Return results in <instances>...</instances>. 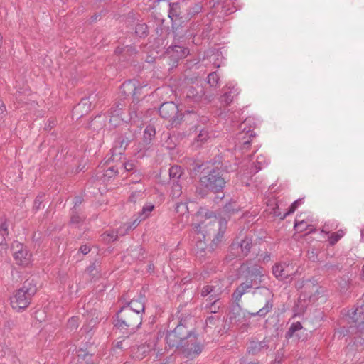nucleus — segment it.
<instances>
[{
	"label": "nucleus",
	"mask_w": 364,
	"mask_h": 364,
	"mask_svg": "<svg viewBox=\"0 0 364 364\" xmlns=\"http://www.w3.org/2000/svg\"><path fill=\"white\" fill-rule=\"evenodd\" d=\"M116 317L114 326L121 330H127V333L129 334H134L142 322V315L128 308H120Z\"/></svg>",
	"instance_id": "obj_7"
},
{
	"label": "nucleus",
	"mask_w": 364,
	"mask_h": 364,
	"mask_svg": "<svg viewBox=\"0 0 364 364\" xmlns=\"http://www.w3.org/2000/svg\"><path fill=\"white\" fill-rule=\"evenodd\" d=\"M302 328H303L302 325L299 321L291 323L289 328L288 329V331L286 333V335H285L286 338L289 339L290 338H292L296 334V336L299 337V339H300L299 334L297 333V332L301 331Z\"/></svg>",
	"instance_id": "obj_36"
},
{
	"label": "nucleus",
	"mask_w": 364,
	"mask_h": 364,
	"mask_svg": "<svg viewBox=\"0 0 364 364\" xmlns=\"http://www.w3.org/2000/svg\"><path fill=\"white\" fill-rule=\"evenodd\" d=\"M187 1L186 0L168 3V18L172 22V27L186 21V9Z\"/></svg>",
	"instance_id": "obj_11"
},
{
	"label": "nucleus",
	"mask_w": 364,
	"mask_h": 364,
	"mask_svg": "<svg viewBox=\"0 0 364 364\" xmlns=\"http://www.w3.org/2000/svg\"><path fill=\"white\" fill-rule=\"evenodd\" d=\"M154 208V205L152 204H149L144 206L141 211L138 213V215L133 220L132 223H127L125 224L126 231L127 232L136 228L142 220H144L149 217Z\"/></svg>",
	"instance_id": "obj_17"
},
{
	"label": "nucleus",
	"mask_w": 364,
	"mask_h": 364,
	"mask_svg": "<svg viewBox=\"0 0 364 364\" xmlns=\"http://www.w3.org/2000/svg\"><path fill=\"white\" fill-rule=\"evenodd\" d=\"M135 132L136 130L132 129L131 126L127 123L123 124L117 130L114 139L115 146L109 151L111 156L107 159V163L121 159L127 147L135 139Z\"/></svg>",
	"instance_id": "obj_5"
},
{
	"label": "nucleus",
	"mask_w": 364,
	"mask_h": 364,
	"mask_svg": "<svg viewBox=\"0 0 364 364\" xmlns=\"http://www.w3.org/2000/svg\"><path fill=\"white\" fill-rule=\"evenodd\" d=\"M126 104L123 100H119L116 102L113 106L110 108L109 112L111 115V119L109 120V122L112 124L113 119L114 117H118L122 115V111L124 108L125 107Z\"/></svg>",
	"instance_id": "obj_28"
},
{
	"label": "nucleus",
	"mask_w": 364,
	"mask_h": 364,
	"mask_svg": "<svg viewBox=\"0 0 364 364\" xmlns=\"http://www.w3.org/2000/svg\"><path fill=\"white\" fill-rule=\"evenodd\" d=\"M155 346L154 341L146 342L141 345H134L130 351V355L132 358L141 360L144 358L146 355L154 350Z\"/></svg>",
	"instance_id": "obj_16"
},
{
	"label": "nucleus",
	"mask_w": 364,
	"mask_h": 364,
	"mask_svg": "<svg viewBox=\"0 0 364 364\" xmlns=\"http://www.w3.org/2000/svg\"><path fill=\"white\" fill-rule=\"evenodd\" d=\"M347 317L351 320L348 325L340 326L335 331L338 338H351L353 344L360 346L364 344V300L355 309L348 311Z\"/></svg>",
	"instance_id": "obj_4"
},
{
	"label": "nucleus",
	"mask_w": 364,
	"mask_h": 364,
	"mask_svg": "<svg viewBox=\"0 0 364 364\" xmlns=\"http://www.w3.org/2000/svg\"><path fill=\"white\" fill-rule=\"evenodd\" d=\"M252 247L251 237L245 236L240 242L233 241L229 247L228 254L225 259L227 262L232 261L235 258H243L248 255Z\"/></svg>",
	"instance_id": "obj_9"
},
{
	"label": "nucleus",
	"mask_w": 364,
	"mask_h": 364,
	"mask_svg": "<svg viewBox=\"0 0 364 364\" xmlns=\"http://www.w3.org/2000/svg\"><path fill=\"white\" fill-rule=\"evenodd\" d=\"M311 286L313 287H315L314 283L310 279H308V280H306V281L297 282L296 284V287L298 289H303L304 288L305 293H306L307 289L310 288Z\"/></svg>",
	"instance_id": "obj_46"
},
{
	"label": "nucleus",
	"mask_w": 364,
	"mask_h": 364,
	"mask_svg": "<svg viewBox=\"0 0 364 364\" xmlns=\"http://www.w3.org/2000/svg\"><path fill=\"white\" fill-rule=\"evenodd\" d=\"M254 128L255 123L252 122V119L248 117L240 124V132L238 133H244V134H247L250 137H255L256 134L254 132Z\"/></svg>",
	"instance_id": "obj_21"
},
{
	"label": "nucleus",
	"mask_w": 364,
	"mask_h": 364,
	"mask_svg": "<svg viewBox=\"0 0 364 364\" xmlns=\"http://www.w3.org/2000/svg\"><path fill=\"white\" fill-rule=\"evenodd\" d=\"M183 94L187 103H198L203 99L205 90L202 85L196 84L186 87Z\"/></svg>",
	"instance_id": "obj_14"
},
{
	"label": "nucleus",
	"mask_w": 364,
	"mask_h": 364,
	"mask_svg": "<svg viewBox=\"0 0 364 364\" xmlns=\"http://www.w3.org/2000/svg\"><path fill=\"white\" fill-rule=\"evenodd\" d=\"M253 288L251 284H248V282H244L241 283L233 291L232 298L235 302L238 303L242 296L250 289Z\"/></svg>",
	"instance_id": "obj_22"
},
{
	"label": "nucleus",
	"mask_w": 364,
	"mask_h": 364,
	"mask_svg": "<svg viewBox=\"0 0 364 364\" xmlns=\"http://www.w3.org/2000/svg\"><path fill=\"white\" fill-rule=\"evenodd\" d=\"M139 102L132 100L129 109V114L130 119L135 120V119H141L143 117V112L139 110Z\"/></svg>",
	"instance_id": "obj_32"
},
{
	"label": "nucleus",
	"mask_w": 364,
	"mask_h": 364,
	"mask_svg": "<svg viewBox=\"0 0 364 364\" xmlns=\"http://www.w3.org/2000/svg\"><path fill=\"white\" fill-rule=\"evenodd\" d=\"M156 135V130L154 126L149 125L144 131L143 143L144 146H148L151 144L152 139Z\"/></svg>",
	"instance_id": "obj_35"
},
{
	"label": "nucleus",
	"mask_w": 364,
	"mask_h": 364,
	"mask_svg": "<svg viewBox=\"0 0 364 364\" xmlns=\"http://www.w3.org/2000/svg\"><path fill=\"white\" fill-rule=\"evenodd\" d=\"M78 318L77 317L73 316L70 318L67 323V328L70 329V331L76 330L78 327Z\"/></svg>",
	"instance_id": "obj_47"
},
{
	"label": "nucleus",
	"mask_w": 364,
	"mask_h": 364,
	"mask_svg": "<svg viewBox=\"0 0 364 364\" xmlns=\"http://www.w3.org/2000/svg\"><path fill=\"white\" fill-rule=\"evenodd\" d=\"M120 168L127 172H133L134 171V169H137L136 164L133 161L123 162Z\"/></svg>",
	"instance_id": "obj_44"
},
{
	"label": "nucleus",
	"mask_w": 364,
	"mask_h": 364,
	"mask_svg": "<svg viewBox=\"0 0 364 364\" xmlns=\"http://www.w3.org/2000/svg\"><path fill=\"white\" fill-rule=\"evenodd\" d=\"M195 114L198 116L197 118H195L194 117H189L188 118L186 119V121H188V120H196V121L201 122L203 124H205L208 121V118L207 117H205V116H200L197 113H195Z\"/></svg>",
	"instance_id": "obj_55"
},
{
	"label": "nucleus",
	"mask_w": 364,
	"mask_h": 364,
	"mask_svg": "<svg viewBox=\"0 0 364 364\" xmlns=\"http://www.w3.org/2000/svg\"><path fill=\"white\" fill-rule=\"evenodd\" d=\"M132 334L127 333L123 339L117 341L114 346L115 348L122 349L123 350L130 349L132 350V348L133 346V339L131 338Z\"/></svg>",
	"instance_id": "obj_34"
},
{
	"label": "nucleus",
	"mask_w": 364,
	"mask_h": 364,
	"mask_svg": "<svg viewBox=\"0 0 364 364\" xmlns=\"http://www.w3.org/2000/svg\"><path fill=\"white\" fill-rule=\"evenodd\" d=\"M188 53L189 50L187 47L179 45H172L166 50V55L172 61L173 66L177 64L180 60L186 58Z\"/></svg>",
	"instance_id": "obj_15"
},
{
	"label": "nucleus",
	"mask_w": 364,
	"mask_h": 364,
	"mask_svg": "<svg viewBox=\"0 0 364 364\" xmlns=\"http://www.w3.org/2000/svg\"><path fill=\"white\" fill-rule=\"evenodd\" d=\"M298 205L297 203H292L291 205L289 207L287 211L282 215L280 218V220H284L287 216L292 214L297 209Z\"/></svg>",
	"instance_id": "obj_50"
},
{
	"label": "nucleus",
	"mask_w": 364,
	"mask_h": 364,
	"mask_svg": "<svg viewBox=\"0 0 364 364\" xmlns=\"http://www.w3.org/2000/svg\"><path fill=\"white\" fill-rule=\"evenodd\" d=\"M296 272L297 269L292 264L287 262L277 264L272 268V272L275 277L286 283L292 280L293 276Z\"/></svg>",
	"instance_id": "obj_12"
},
{
	"label": "nucleus",
	"mask_w": 364,
	"mask_h": 364,
	"mask_svg": "<svg viewBox=\"0 0 364 364\" xmlns=\"http://www.w3.org/2000/svg\"><path fill=\"white\" fill-rule=\"evenodd\" d=\"M239 94V90L237 87H229V90L224 92L223 95L220 97V101L223 103H225L227 105L230 104L234 97L237 96Z\"/></svg>",
	"instance_id": "obj_29"
},
{
	"label": "nucleus",
	"mask_w": 364,
	"mask_h": 364,
	"mask_svg": "<svg viewBox=\"0 0 364 364\" xmlns=\"http://www.w3.org/2000/svg\"><path fill=\"white\" fill-rule=\"evenodd\" d=\"M223 211L227 213H234L235 208L232 207V204L229 203H226L223 207Z\"/></svg>",
	"instance_id": "obj_63"
},
{
	"label": "nucleus",
	"mask_w": 364,
	"mask_h": 364,
	"mask_svg": "<svg viewBox=\"0 0 364 364\" xmlns=\"http://www.w3.org/2000/svg\"><path fill=\"white\" fill-rule=\"evenodd\" d=\"M146 87V85H144L141 83L138 80V85L136 86V89L132 95V98L134 101L140 102V98L141 95H144L143 90Z\"/></svg>",
	"instance_id": "obj_39"
},
{
	"label": "nucleus",
	"mask_w": 364,
	"mask_h": 364,
	"mask_svg": "<svg viewBox=\"0 0 364 364\" xmlns=\"http://www.w3.org/2000/svg\"><path fill=\"white\" fill-rule=\"evenodd\" d=\"M188 210L187 205L186 203H177L176 206V211L180 214H184Z\"/></svg>",
	"instance_id": "obj_53"
},
{
	"label": "nucleus",
	"mask_w": 364,
	"mask_h": 364,
	"mask_svg": "<svg viewBox=\"0 0 364 364\" xmlns=\"http://www.w3.org/2000/svg\"><path fill=\"white\" fill-rule=\"evenodd\" d=\"M56 124L55 119H49L46 124L45 129L46 131L51 130Z\"/></svg>",
	"instance_id": "obj_58"
},
{
	"label": "nucleus",
	"mask_w": 364,
	"mask_h": 364,
	"mask_svg": "<svg viewBox=\"0 0 364 364\" xmlns=\"http://www.w3.org/2000/svg\"><path fill=\"white\" fill-rule=\"evenodd\" d=\"M0 235H3L4 236H7L9 235L8 224L6 220L0 225Z\"/></svg>",
	"instance_id": "obj_54"
},
{
	"label": "nucleus",
	"mask_w": 364,
	"mask_h": 364,
	"mask_svg": "<svg viewBox=\"0 0 364 364\" xmlns=\"http://www.w3.org/2000/svg\"><path fill=\"white\" fill-rule=\"evenodd\" d=\"M228 221L225 218H220L218 219L215 216L213 220L210 221V235L213 234V239L209 245L208 252H213L222 243L224 234L227 229Z\"/></svg>",
	"instance_id": "obj_10"
},
{
	"label": "nucleus",
	"mask_w": 364,
	"mask_h": 364,
	"mask_svg": "<svg viewBox=\"0 0 364 364\" xmlns=\"http://www.w3.org/2000/svg\"><path fill=\"white\" fill-rule=\"evenodd\" d=\"M119 168L116 166H113L107 168L105 171V176H107L109 178H112L114 176H117L119 174Z\"/></svg>",
	"instance_id": "obj_49"
},
{
	"label": "nucleus",
	"mask_w": 364,
	"mask_h": 364,
	"mask_svg": "<svg viewBox=\"0 0 364 364\" xmlns=\"http://www.w3.org/2000/svg\"><path fill=\"white\" fill-rule=\"evenodd\" d=\"M138 85V80L131 79L124 81L119 87V94L124 99L133 95L134 92L136 89V86Z\"/></svg>",
	"instance_id": "obj_19"
},
{
	"label": "nucleus",
	"mask_w": 364,
	"mask_h": 364,
	"mask_svg": "<svg viewBox=\"0 0 364 364\" xmlns=\"http://www.w3.org/2000/svg\"><path fill=\"white\" fill-rule=\"evenodd\" d=\"M220 80L219 75L217 72H212L208 74L207 77V82L211 86L215 87L218 85Z\"/></svg>",
	"instance_id": "obj_41"
},
{
	"label": "nucleus",
	"mask_w": 364,
	"mask_h": 364,
	"mask_svg": "<svg viewBox=\"0 0 364 364\" xmlns=\"http://www.w3.org/2000/svg\"><path fill=\"white\" fill-rule=\"evenodd\" d=\"M193 230L195 233L201 235L203 240H205L207 237H210V223L204 224V223L194 224L193 226Z\"/></svg>",
	"instance_id": "obj_23"
},
{
	"label": "nucleus",
	"mask_w": 364,
	"mask_h": 364,
	"mask_svg": "<svg viewBox=\"0 0 364 364\" xmlns=\"http://www.w3.org/2000/svg\"><path fill=\"white\" fill-rule=\"evenodd\" d=\"M324 269L328 272H336L341 269V267L338 264H333L331 263H326L324 265Z\"/></svg>",
	"instance_id": "obj_52"
},
{
	"label": "nucleus",
	"mask_w": 364,
	"mask_h": 364,
	"mask_svg": "<svg viewBox=\"0 0 364 364\" xmlns=\"http://www.w3.org/2000/svg\"><path fill=\"white\" fill-rule=\"evenodd\" d=\"M203 6L199 0L195 1L193 4L189 7L186 6V21H190L193 17L200 14L203 10Z\"/></svg>",
	"instance_id": "obj_24"
},
{
	"label": "nucleus",
	"mask_w": 364,
	"mask_h": 364,
	"mask_svg": "<svg viewBox=\"0 0 364 364\" xmlns=\"http://www.w3.org/2000/svg\"><path fill=\"white\" fill-rule=\"evenodd\" d=\"M202 239L200 236L198 237V240L196 241V245L193 247V251L196 254V256L200 259L202 260L205 259L207 254V246L205 241H202Z\"/></svg>",
	"instance_id": "obj_27"
},
{
	"label": "nucleus",
	"mask_w": 364,
	"mask_h": 364,
	"mask_svg": "<svg viewBox=\"0 0 364 364\" xmlns=\"http://www.w3.org/2000/svg\"><path fill=\"white\" fill-rule=\"evenodd\" d=\"M11 249L14 250L13 255L17 264L26 266L29 264L31 254L22 243L15 242L12 245Z\"/></svg>",
	"instance_id": "obj_13"
},
{
	"label": "nucleus",
	"mask_w": 364,
	"mask_h": 364,
	"mask_svg": "<svg viewBox=\"0 0 364 364\" xmlns=\"http://www.w3.org/2000/svg\"><path fill=\"white\" fill-rule=\"evenodd\" d=\"M134 33L136 37L144 39L149 35V28L146 23L139 22L135 26Z\"/></svg>",
	"instance_id": "obj_31"
},
{
	"label": "nucleus",
	"mask_w": 364,
	"mask_h": 364,
	"mask_svg": "<svg viewBox=\"0 0 364 364\" xmlns=\"http://www.w3.org/2000/svg\"><path fill=\"white\" fill-rule=\"evenodd\" d=\"M132 252H138V256L136 257L138 259H143L145 258L144 250L141 246H137Z\"/></svg>",
	"instance_id": "obj_57"
},
{
	"label": "nucleus",
	"mask_w": 364,
	"mask_h": 364,
	"mask_svg": "<svg viewBox=\"0 0 364 364\" xmlns=\"http://www.w3.org/2000/svg\"><path fill=\"white\" fill-rule=\"evenodd\" d=\"M221 305L222 304L220 301V299H216V300L209 301V304H206L205 309L210 314H216L218 312Z\"/></svg>",
	"instance_id": "obj_37"
},
{
	"label": "nucleus",
	"mask_w": 364,
	"mask_h": 364,
	"mask_svg": "<svg viewBox=\"0 0 364 364\" xmlns=\"http://www.w3.org/2000/svg\"><path fill=\"white\" fill-rule=\"evenodd\" d=\"M270 340L267 338H264L261 341H250L247 348V353L252 355H256L267 350L269 348Z\"/></svg>",
	"instance_id": "obj_18"
},
{
	"label": "nucleus",
	"mask_w": 364,
	"mask_h": 364,
	"mask_svg": "<svg viewBox=\"0 0 364 364\" xmlns=\"http://www.w3.org/2000/svg\"><path fill=\"white\" fill-rule=\"evenodd\" d=\"M253 137H250L244 133H237L236 136V146L240 149H248Z\"/></svg>",
	"instance_id": "obj_25"
},
{
	"label": "nucleus",
	"mask_w": 364,
	"mask_h": 364,
	"mask_svg": "<svg viewBox=\"0 0 364 364\" xmlns=\"http://www.w3.org/2000/svg\"><path fill=\"white\" fill-rule=\"evenodd\" d=\"M340 240L339 236L336 232H333L328 237V242L331 245H334Z\"/></svg>",
	"instance_id": "obj_56"
},
{
	"label": "nucleus",
	"mask_w": 364,
	"mask_h": 364,
	"mask_svg": "<svg viewBox=\"0 0 364 364\" xmlns=\"http://www.w3.org/2000/svg\"><path fill=\"white\" fill-rule=\"evenodd\" d=\"M338 285L340 291L343 293L346 292L348 290L349 286L348 279L345 277L340 278L338 281Z\"/></svg>",
	"instance_id": "obj_48"
},
{
	"label": "nucleus",
	"mask_w": 364,
	"mask_h": 364,
	"mask_svg": "<svg viewBox=\"0 0 364 364\" xmlns=\"http://www.w3.org/2000/svg\"><path fill=\"white\" fill-rule=\"evenodd\" d=\"M159 113L162 118L168 119L173 127H178L182 122L186 121V119L189 117H198L193 111H187L186 113L179 114L178 106L173 102L163 103L159 109Z\"/></svg>",
	"instance_id": "obj_8"
},
{
	"label": "nucleus",
	"mask_w": 364,
	"mask_h": 364,
	"mask_svg": "<svg viewBox=\"0 0 364 364\" xmlns=\"http://www.w3.org/2000/svg\"><path fill=\"white\" fill-rule=\"evenodd\" d=\"M164 19L162 18H156V21H154L155 25L154 32L156 36L159 37L163 34L165 28V26H164Z\"/></svg>",
	"instance_id": "obj_38"
},
{
	"label": "nucleus",
	"mask_w": 364,
	"mask_h": 364,
	"mask_svg": "<svg viewBox=\"0 0 364 364\" xmlns=\"http://www.w3.org/2000/svg\"><path fill=\"white\" fill-rule=\"evenodd\" d=\"M117 236L114 233L107 234L105 237L104 240H107L108 242H114L117 240Z\"/></svg>",
	"instance_id": "obj_64"
},
{
	"label": "nucleus",
	"mask_w": 364,
	"mask_h": 364,
	"mask_svg": "<svg viewBox=\"0 0 364 364\" xmlns=\"http://www.w3.org/2000/svg\"><path fill=\"white\" fill-rule=\"evenodd\" d=\"M37 289V282L34 277H31L25 280L22 287L16 290L10 299L12 308L17 311L26 309L36 294Z\"/></svg>",
	"instance_id": "obj_6"
},
{
	"label": "nucleus",
	"mask_w": 364,
	"mask_h": 364,
	"mask_svg": "<svg viewBox=\"0 0 364 364\" xmlns=\"http://www.w3.org/2000/svg\"><path fill=\"white\" fill-rule=\"evenodd\" d=\"M305 226H306V223L304 221H301L299 223L296 221L295 224H294V228L297 231H300V232L306 230Z\"/></svg>",
	"instance_id": "obj_59"
},
{
	"label": "nucleus",
	"mask_w": 364,
	"mask_h": 364,
	"mask_svg": "<svg viewBox=\"0 0 364 364\" xmlns=\"http://www.w3.org/2000/svg\"><path fill=\"white\" fill-rule=\"evenodd\" d=\"M214 283L215 284L210 285V296L207 299V301H208L216 300V299H220V296L223 291V285H220V282H215Z\"/></svg>",
	"instance_id": "obj_30"
},
{
	"label": "nucleus",
	"mask_w": 364,
	"mask_h": 364,
	"mask_svg": "<svg viewBox=\"0 0 364 364\" xmlns=\"http://www.w3.org/2000/svg\"><path fill=\"white\" fill-rule=\"evenodd\" d=\"M182 168L179 166H173L169 168L170 183L180 182L183 176Z\"/></svg>",
	"instance_id": "obj_33"
},
{
	"label": "nucleus",
	"mask_w": 364,
	"mask_h": 364,
	"mask_svg": "<svg viewBox=\"0 0 364 364\" xmlns=\"http://www.w3.org/2000/svg\"><path fill=\"white\" fill-rule=\"evenodd\" d=\"M220 320V316H209L207 317L206 320H205V323L206 325H211V326H214L216 324V322L217 321H219Z\"/></svg>",
	"instance_id": "obj_51"
},
{
	"label": "nucleus",
	"mask_w": 364,
	"mask_h": 364,
	"mask_svg": "<svg viewBox=\"0 0 364 364\" xmlns=\"http://www.w3.org/2000/svg\"><path fill=\"white\" fill-rule=\"evenodd\" d=\"M120 302L122 304L121 308H128L135 313L141 314L144 311V304L142 301L137 299H132L129 301H127L124 296L120 299Z\"/></svg>",
	"instance_id": "obj_20"
},
{
	"label": "nucleus",
	"mask_w": 364,
	"mask_h": 364,
	"mask_svg": "<svg viewBox=\"0 0 364 364\" xmlns=\"http://www.w3.org/2000/svg\"><path fill=\"white\" fill-rule=\"evenodd\" d=\"M231 166L228 161L224 160L221 156H215L209 162L207 168L200 172L199 182L208 191L219 193H223L230 172Z\"/></svg>",
	"instance_id": "obj_3"
},
{
	"label": "nucleus",
	"mask_w": 364,
	"mask_h": 364,
	"mask_svg": "<svg viewBox=\"0 0 364 364\" xmlns=\"http://www.w3.org/2000/svg\"><path fill=\"white\" fill-rule=\"evenodd\" d=\"M143 173L139 169H134V171L132 172L129 175V180L134 183H139L143 178Z\"/></svg>",
	"instance_id": "obj_42"
},
{
	"label": "nucleus",
	"mask_w": 364,
	"mask_h": 364,
	"mask_svg": "<svg viewBox=\"0 0 364 364\" xmlns=\"http://www.w3.org/2000/svg\"><path fill=\"white\" fill-rule=\"evenodd\" d=\"M210 138V133L207 129H202L197 136V141L204 143Z\"/></svg>",
	"instance_id": "obj_45"
},
{
	"label": "nucleus",
	"mask_w": 364,
	"mask_h": 364,
	"mask_svg": "<svg viewBox=\"0 0 364 364\" xmlns=\"http://www.w3.org/2000/svg\"><path fill=\"white\" fill-rule=\"evenodd\" d=\"M44 196H45L44 193H41V194H38L36 197L34 203H33V211L37 212L38 210L41 209V205L44 200V199H43Z\"/></svg>",
	"instance_id": "obj_43"
},
{
	"label": "nucleus",
	"mask_w": 364,
	"mask_h": 364,
	"mask_svg": "<svg viewBox=\"0 0 364 364\" xmlns=\"http://www.w3.org/2000/svg\"><path fill=\"white\" fill-rule=\"evenodd\" d=\"M201 296L205 297V296H210V285L204 286L200 292Z\"/></svg>",
	"instance_id": "obj_60"
},
{
	"label": "nucleus",
	"mask_w": 364,
	"mask_h": 364,
	"mask_svg": "<svg viewBox=\"0 0 364 364\" xmlns=\"http://www.w3.org/2000/svg\"><path fill=\"white\" fill-rule=\"evenodd\" d=\"M171 196L173 198H178L182 194V186L180 182L177 183H171Z\"/></svg>",
	"instance_id": "obj_40"
},
{
	"label": "nucleus",
	"mask_w": 364,
	"mask_h": 364,
	"mask_svg": "<svg viewBox=\"0 0 364 364\" xmlns=\"http://www.w3.org/2000/svg\"><path fill=\"white\" fill-rule=\"evenodd\" d=\"M6 112V106H5L4 103L3 102V101L1 100H0V120L2 119L5 117Z\"/></svg>",
	"instance_id": "obj_61"
},
{
	"label": "nucleus",
	"mask_w": 364,
	"mask_h": 364,
	"mask_svg": "<svg viewBox=\"0 0 364 364\" xmlns=\"http://www.w3.org/2000/svg\"><path fill=\"white\" fill-rule=\"evenodd\" d=\"M85 220V216L81 215L75 208L73 207L70 210V218L69 221V224L72 225H75L76 228L80 227Z\"/></svg>",
	"instance_id": "obj_26"
},
{
	"label": "nucleus",
	"mask_w": 364,
	"mask_h": 364,
	"mask_svg": "<svg viewBox=\"0 0 364 364\" xmlns=\"http://www.w3.org/2000/svg\"><path fill=\"white\" fill-rule=\"evenodd\" d=\"M240 277L245 279V282H248L256 289H261L264 290V294L267 296V300L264 306L259 309L257 312H249L250 317L259 316L264 318L267 314L272 311L274 304L272 291L268 288L262 287V284H266L267 275L266 270L262 266L257 264L252 263H242L239 269Z\"/></svg>",
	"instance_id": "obj_2"
},
{
	"label": "nucleus",
	"mask_w": 364,
	"mask_h": 364,
	"mask_svg": "<svg viewBox=\"0 0 364 364\" xmlns=\"http://www.w3.org/2000/svg\"><path fill=\"white\" fill-rule=\"evenodd\" d=\"M191 320V316H186L174 322L173 325L176 326L167 331L166 341L170 348H181L186 358L193 359L202 352L204 346L198 341Z\"/></svg>",
	"instance_id": "obj_1"
},
{
	"label": "nucleus",
	"mask_w": 364,
	"mask_h": 364,
	"mask_svg": "<svg viewBox=\"0 0 364 364\" xmlns=\"http://www.w3.org/2000/svg\"><path fill=\"white\" fill-rule=\"evenodd\" d=\"M284 350L283 348H280L277 351L275 359L276 360H280L282 363L283 358H284Z\"/></svg>",
	"instance_id": "obj_62"
}]
</instances>
